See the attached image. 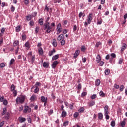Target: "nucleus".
<instances>
[{"mask_svg":"<svg viewBox=\"0 0 127 127\" xmlns=\"http://www.w3.org/2000/svg\"><path fill=\"white\" fill-rule=\"evenodd\" d=\"M55 27V23H52L50 26V23L49 22H46L43 24V29L46 30L45 33H50L51 30H52V27Z\"/></svg>","mask_w":127,"mask_h":127,"instance_id":"f257e3e1","label":"nucleus"},{"mask_svg":"<svg viewBox=\"0 0 127 127\" xmlns=\"http://www.w3.org/2000/svg\"><path fill=\"white\" fill-rule=\"evenodd\" d=\"M24 101H25V95H23L21 97H17L16 99V102L17 104H18V103L23 104V103H24Z\"/></svg>","mask_w":127,"mask_h":127,"instance_id":"f03ea898","label":"nucleus"},{"mask_svg":"<svg viewBox=\"0 0 127 127\" xmlns=\"http://www.w3.org/2000/svg\"><path fill=\"white\" fill-rule=\"evenodd\" d=\"M10 89L11 92H13L14 97H16V96H17V91L15 90V86H14V84H12Z\"/></svg>","mask_w":127,"mask_h":127,"instance_id":"7ed1b4c3","label":"nucleus"},{"mask_svg":"<svg viewBox=\"0 0 127 127\" xmlns=\"http://www.w3.org/2000/svg\"><path fill=\"white\" fill-rule=\"evenodd\" d=\"M92 20H93V14L90 13L89 15L87 16V22L88 24H91Z\"/></svg>","mask_w":127,"mask_h":127,"instance_id":"20e7f679","label":"nucleus"},{"mask_svg":"<svg viewBox=\"0 0 127 127\" xmlns=\"http://www.w3.org/2000/svg\"><path fill=\"white\" fill-rule=\"evenodd\" d=\"M31 108L28 106H25L24 107V113H30Z\"/></svg>","mask_w":127,"mask_h":127,"instance_id":"39448f33","label":"nucleus"},{"mask_svg":"<svg viewBox=\"0 0 127 127\" xmlns=\"http://www.w3.org/2000/svg\"><path fill=\"white\" fill-rule=\"evenodd\" d=\"M58 64V61H55L54 62H53L52 64V68H53V69H55V68H56V66H57Z\"/></svg>","mask_w":127,"mask_h":127,"instance_id":"423d86ee","label":"nucleus"},{"mask_svg":"<svg viewBox=\"0 0 127 127\" xmlns=\"http://www.w3.org/2000/svg\"><path fill=\"white\" fill-rule=\"evenodd\" d=\"M64 38H65V36L64 35V34H60L58 36L57 40L60 41V40H61L62 39H64Z\"/></svg>","mask_w":127,"mask_h":127,"instance_id":"0eeeda50","label":"nucleus"},{"mask_svg":"<svg viewBox=\"0 0 127 127\" xmlns=\"http://www.w3.org/2000/svg\"><path fill=\"white\" fill-rule=\"evenodd\" d=\"M79 54H80V50H76L74 54L73 58L75 59H76V58H77V57H78V56H79Z\"/></svg>","mask_w":127,"mask_h":127,"instance_id":"6e6552de","label":"nucleus"},{"mask_svg":"<svg viewBox=\"0 0 127 127\" xmlns=\"http://www.w3.org/2000/svg\"><path fill=\"white\" fill-rule=\"evenodd\" d=\"M55 52H56V50H55V49L53 48L52 50L49 51L48 53L49 56H52V55H53V54H54Z\"/></svg>","mask_w":127,"mask_h":127,"instance_id":"1a4fd4ad","label":"nucleus"},{"mask_svg":"<svg viewBox=\"0 0 127 127\" xmlns=\"http://www.w3.org/2000/svg\"><path fill=\"white\" fill-rule=\"evenodd\" d=\"M18 120L21 123H24V122H25V121H26V119L25 118L22 117L21 116L19 117Z\"/></svg>","mask_w":127,"mask_h":127,"instance_id":"9d476101","label":"nucleus"},{"mask_svg":"<svg viewBox=\"0 0 127 127\" xmlns=\"http://www.w3.org/2000/svg\"><path fill=\"white\" fill-rule=\"evenodd\" d=\"M88 104L89 107H93V106L95 105V104H96V102L93 100H91V101H90Z\"/></svg>","mask_w":127,"mask_h":127,"instance_id":"9b49d317","label":"nucleus"},{"mask_svg":"<svg viewBox=\"0 0 127 127\" xmlns=\"http://www.w3.org/2000/svg\"><path fill=\"white\" fill-rule=\"evenodd\" d=\"M36 99H37V98L36 97V95L33 94L31 97L30 100V101H31L32 102L33 101H36Z\"/></svg>","mask_w":127,"mask_h":127,"instance_id":"f8f14e48","label":"nucleus"},{"mask_svg":"<svg viewBox=\"0 0 127 127\" xmlns=\"http://www.w3.org/2000/svg\"><path fill=\"white\" fill-rule=\"evenodd\" d=\"M10 117V113L7 112L6 114L4 116V118L5 120L7 121V120L9 119V118Z\"/></svg>","mask_w":127,"mask_h":127,"instance_id":"ddd939ff","label":"nucleus"},{"mask_svg":"<svg viewBox=\"0 0 127 127\" xmlns=\"http://www.w3.org/2000/svg\"><path fill=\"white\" fill-rule=\"evenodd\" d=\"M44 68H48L49 67V63L44 62L43 64Z\"/></svg>","mask_w":127,"mask_h":127,"instance_id":"4468645a","label":"nucleus"},{"mask_svg":"<svg viewBox=\"0 0 127 127\" xmlns=\"http://www.w3.org/2000/svg\"><path fill=\"white\" fill-rule=\"evenodd\" d=\"M66 116H67V112L65 110L63 111L61 114L62 118H65Z\"/></svg>","mask_w":127,"mask_h":127,"instance_id":"2eb2a0df","label":"nucleus"},{"mask_svg":"<svg viewBox=\"0 0 127 127\" xmlns=\"http://www.w3.org/2000/svg\"><path fill=\"white\" fill-rule=\"evenodd\" d=\"M101 60V56H100V55H97V57H96V62H97V63H100V62Z\"/></svg>","mask_w":127,"mask_h":127,"instance_id":"dca6fc26","label":"nucleus"},{"mask_svg":"<svg viewBox=\"0 0 127 127\" xmlns=\"http://www.w3.org/2000/svg\"><path fill=\"white\" fill-rule=\"evenodd\" d=\"M59 58V54H57L52 57V60H57V59H58Z\"/></svg>","mask_w":127,"mask_h":127,"instance_id":"f3484780","label":"nucleus"},{"mask_svg":"<svg viewBox=\"0 0 127 127\" xmlns=\"http://www.w3.org/2000/svg\"><path fill=\"white\" fill-rule=\"evenodd\" d=\"M41 102H47V98L43 96H41Z\"/></svg>","mask_w":127,"mask_h":127,"instance_id":"a211bd4d","label":"nucleus"},{"mask_svg":"<svg viewBox=\"0 0 127 127\" xmlns=\"http://www.w3.org/2000/svg\"><path fill=\"white\" fill-rule=\"evenodd\" d=\"M52 44L54 47H56V46H57V42H56V39H53Z\"/></svg>","mask_w":127,"mask_h":127,"instance_id":"6ab92c4d","label":"nucleus"},{"mask_svg":"<svg viewBox=\"0 0 127 127\" xmlns=\"http://www.w3.org/2000/svg\"><path fill=\"white\" fill-rule=\"evenodd\" d=\"M126 48H127V44L123 43L122 44V47L121 49V51H124V50H125Z\"/></svg>","mask_w":127,"mask_h":127,"instance_id":"aec40b11","label":"nucleus"},{"mask_svg":"<svg viewBox=\"0 0 127 127\" xmlns=\"http://www.w3.org/2000/svg\"><path fill=\"white\" fill-rule=\"evenodd\" d=\"M95 86L96 87H98V86H100V84H101V80H96L95 82Z\"/></svg>","mask_w":127,"mask_h":127,"instance_id":"412c9836","label":"nucleus"},{"mask_svg":"<svg viewBox=\"0 0 127 127\" xmlns=\"http://www.w3.org/2000/svg\"><path fill=\"white\" fill-rule=\"evenodd\" d=\"M26 18L28 21H29L31 20L32 16H31V15L29 14L27 16H26Z\"/></svg>","mask_w":127,"mask_h":127,"instance_id":"4be33fe9","label":"nucleus"},{"mask_svg":"<svg viewBox=\"0 0 127 127\" xmlns=\"http://www.w3.org/2000/svg\"><path fill=\"white\" fill-rule=\"evenodd\" d=\"M19 44V41L15 40L13 43V46H17Z\"/></svg>","mask_w":127,"mask_h":127,"instance_id":"5701e85b","label":"nucleus"},{"mask_svg":"<svg viewBox=\"0 0 127 127\" xmlns=\"http://www.w3.org/2000/svg\"><path fill=\"white\" fill-rule=\"evenodd\" d=\"M65 43H66V41H65V39H63L61 41V45H62V46H64V45H65Z\"/></svg>","mask_w":127,"mask_h":127,"instance_id":"b1692460","label":"nucleus"},{"mask_svg":"<svg viewBox=\"0 0 127 127\" xmlns=\"http://www.w3.org/2000/svg\"><path fill=\"white\" fill-rule=\"evenodd\" d=\"M38 52L41 55H42V54H43V49H42V48L40 47L39 48Z\"/></svg>","mask_w":127,"mask_h":127,"instance_id":"393cba45","label":"nucleus"},{"mask_svg":"<svg viewBox=\"0 0 127 127\" xmlns=\"http://www.w3.org/2000/svg\"><path fill=\"white\" fill-rule=\"evenodd\" d=\"M120 125L121 127H125V126L126 125V121L125 120L122 121L120 122Z\"/></svg>","mask_w":127,"mask_h":127,"instance_id":"a878e982","label":"nucleus"},{"mask_svg":"<svg viewBox=\"0 0 127 127\" xmlns=\"http://www.w3.org/2000/svg\"><path fill=\"white\" fill-rule=\"evenodd\" d=\"M39 31V27L38 26H36L35 28V32L36 34H37Z\"/></svg>","mask_w":127,"mask_h":127,"instance_id":"bb28decb","label":"nucleus"},{"mask_svg":"<svg viewBox=\"0 0 127 127\" xmlns=\"http://www.w3.org/2000/svg\"><path fill=\"white\" fill-rule=\"evenodd\" d=\"M108 114L109 112L104 113V116H105V119H106V120H109L110 119V116H109Z\"/></svg>","mask_w":127,"mask_h":127,"instance_id":"cd10ccee","label":"nucleus"},{"mask_svg":"<svg viewBox=\"0 0 127 127\" xmlns=\"http://www.w3.org/2000/svg\"><path fill=\"white\" fill-rule=\"evenodd\" d=\"M6 112H7V110L6 109V108H4L3 109V112L2 113V116H4L5 114H6Z\"/></svg>","mask_w":127,"mask_h":127,"instance_id":"c85d7f7f","label":"nucleus"},{"mask_svg":"<svg viewBox=\"0 0 127 127\" xmlns=\"http://www.w3.org/2000/svg\"><path fill=\"white\" fill-rule=\"evenodd\" d=\"M31 61L32 63H34V61H35V56L33 55L31 57Z\"/></svg>","mask_w":127,"mask_h":127,"instance_id":"c756f323","label":"nucleus"},{"mask_svg":"<svg viewBox=\"0 0 127 127\" xmlns=\"http://www.w3.org/2000/svg\"><path fill=\"white\" fill-rule=\"evenodd\" d=\"M20 29H21V27L20 26H18L16 27V32H19L20 31Z\"/></svg>","mask_w":127,"mask_h":127,"instance_id":"7c9ffc66","label":"nucleus"},{"mask_svg":"<svg viewBox=\"0 0 127 127\" xmlns=\"http://www.w3.org/2000/svg\"><path fill=\"white\" fill-rule=\"evenodd\" d=\"M108 108H109V106H108V105H106L104 107V113H109V111H108Z\"/></svg>","mask_w":127,"mask_h":127,"instance_id":"2f4dec72","label":"nucleus"},{"mask_svg":"<svg viewBox=\"0 0 127 127\" xmlns=\"http://www.w3.org/2000/svg\"><path fill=\"white\" fill-rule=\"evenodd\" d=\"M105 75H109V74H110V69H106L105 70V72H104Z\"/></svg>","mask_w":127,"mask_h":127,"instance_id":"473e14b6","label":"nucleus"},{"mask_svg":"<svg viewBox=\"0 0 127 127\" xmlns=\"http://www.w3.org/2000/svg\"><path fill=\"white\" fill-rule=\"evenodd\" d=\"M82 16H83V17H84L85 16V14L82 12H80L79 14V17L80 18H81V17H82Z\"/></svg>","mask_w":127,"mask_h":127,"instance_id":"72a5a7b5","label":"nucleus"},{"mask_svg":"<svg viewBox=\"0 0 127 127\" xmlns=\"http://www.w3.org/2000/svg\"><path fill=\"white\" fill-rule=\"evenodd\" d=\"M104 64H105V62H104L103 61H100L99 62V66H100L101 67L104 66Z\"/></svg>","mask_w":127,"mask_h":127,"instance_id":"f704fd0d","label":"nucleus"},{"mask_svg":"<svg viewBox=\"0 0 127 127\" xmlns=\"http://www.w3.org/2000/svg\"><path fill=\"white\" fill-rule=\"evenodd\" d=\"M39 23L40 25H43V19L42 18L39 20Z\"/></svg>","mask_w":127,"mask_h":127,"instance_id":"c9c22d12","label":"nucleus"},{"mask_svg":"<svg viewBox=\"0 0 127 127\" xmlns=\"http://www.w3.org/2000/svg\"><path fill=\"white\" fill-rule=\"evenodd\" d=\"M25 47H27V48H30V46L29 45V42H27L25 44Z\"/></svg>","mask_w":127,"mask_h":127,"instance_id":"e433bc0d","label":"nucleus"},{"mask_svg":"<svg viewBox=\"0 0 127 127\" xmlns=\"http://www.w3.org/2000/svg\"><path fill=\"white\" fill-rule=\"evenodd\" d=\"M84 111H85V108H84V107H81L78 110L79 113H83Z\"/></svg>","mask_w":127,"mask_h":127,"instance_id":"4c0bfd02","label":"nucleus"},{"mask_svg":"<svg viewBox=\"0 0 127 127\" xmlns=\"http://www.w3.org/2000/svg\"><path fill=\"white\" fill-rule=\"evenodd\" d=\"M14 61H15V60H14V59H12L10 60V64H9L10 66H11L13 64V63L14 62Z\"/></svg>","mask_w":127,"mask_h":127,"instance_id":"58836bf2","label":"nucleus"},{"mask_svg":"<svg viewBox=\"0 0 127 127\" xmlns=\"http://www.w3.org/2000/svg\"><path fill=\"white\" fill-rule=\"evenodd\" d=\"M100 45H102L101 42H96V43L95 44L96 47H99V46H100Z\"/></svg>","mask_w":127,"mask_h":127,"instance_id":"ea45409f","label":"nucleus"},{"mask_svg":"<svg viewBox=\"0 0 127 127\" xmlns=\"http://www.w3.org/2000/svg\"><path fill=\"white\" fill-rule=\"evenodd\" d=\"M36 88L35 89L34 91V93H35L36 94H37L38 92H39V88L38 87H35Z\"/></svg>","mask_w":127,"mask_h":127,"instance_id":"a19ab883","label":"nucleus"},{"mask_svg":"<svg viewBox=\"0 0 127 127\" xmlns=\"http://www.w3.org/2000/svg\"><path fill=\"white\" fill-rule=\"evenodd\" d=\"M29 24L30 26H33V25H34V21H33V20L30 21Z\"/></svg>","mask_w":127,"mask_h":127,"instance_id":"79ce46f5","label":"nucleus"},{"mask_svg":"<svg viewBox=\"0 0 127 127\" xmlns=\"http://www.w3.org/2000/svg\"><path fill=\"white\" fill-rule=\"evenodd\" d=\"M98 118L99 119V120H102V119H103V114L99 113Z\"/></svg>","mask_w":127,"mask_h":127,"instance_id":"37998d69","label":"nucleus"},{"mask_svg":"<svg viewBox=\"0 0 127 127\" xmlns=\"http://www.w3.org/2000/svg\"><path fill=\"white\" fill-rule=\"evenodd\" d=\"M39 86H41V83L40 82H37L35 85V87H38Z\"/></svg>","mask_w":127,"mask_h":127,"instance_id":"c03bdc74","label":"nucleus"},{"mask_svg":"<svg viewBox=\"0 0 127 127\" xmlns=\"http://www.w3.org/2000/svg\"><path fill=\"white\" fill-rule=\"evenodd\" d=\"M111 127H115L116 126V122L114 121H112L111 122Z\"/></svg>","mask_w":127,"mask_h":127,"instance_id":"a18cd8bd","label":"nucleus"},{"mask_svg":"<svg viewBox=\"0 0 127 127\" xmlns=\"http://www.w3.org/2000/svg\"><path fill=\"white\" fill-rule=\"evenodd\" d=\"M24 3L25 4V5H27L28 3H29V0H23Z\"/></svg>","mask_w":127,"mask_h":127,"instance_id":"49530a36","label":"nucleus"},{"mask_svg":"<svg viewBox=\"0 0 127 127\" xmlns=\"http://www.w3.org/2000/svg\"><path fill=\"white\" fill-rule=\"evenodd\" d=\"M69 125V121H66L64 123V127H66V126H68Z\"/></svg>","mask_w":127,"mask_h":127,"instance_id":"de8ad7c7","label":"nucleus"},{"mask_svg":"<svg viewBox=\"0 0 127 127\" xmlns=\"http://www.w3.org/2000/svg\"><path fill=\"white\" fill-rule=\"evenodd\" d=\"M61 0H54V3H60Z\"/></svg>","mask_w":127,"mask_h":127,"instance_id":"09e8293b","label":"nucleus"},{"mask_svg":"<svg viewBox=\"0 0 127 127\" xmlns=\"http://www.w3.org/2000/svg\"><path fill=\"white\" fill-rule=\"evenodd\" d=\"M22 39L23 40H25V39H26V35L23 34L22 35Z\"/></svg>","mask_w":127,"mask_h":127,"instance_id":"8fccbe9b","label":"nucleus"},{"mask_svg":"<svg viewBox=\"0 0 127 127\" xmlns=\"http://www.w3.org/2000/svg\"><path fill=\"white\" fill-rule=\"evenodd\" d=\"M99 95L100 96H101V97H105V93H104L103 91H100L99 93Z\"/></svg>","mask_w":127,"mask_h":127,"instance_id":"3c124183","label":"nucleus"},{"mask_svg":"<svg viewBox=\"0 0 127 127\" xmlns=\"http://www.w3.org/2000/svg\"><path fill=\"white\" fill-rule=\"evenodd\" d=\"M123 61H124V60H123L122 58H120L119 60L118 64H122V63H123Z\"/></svg>","mask_w":127,"mask_h":127,"instance_id":"603ef678","label":"nucleus"},{"mask_svg":"<svg viewBox=\"0 0 127 127\" xmlns=\"http://www.w3.org/2000/svg\"><path fill=\"white\" fill-rule=\"evenodd\" d=\"M78 116H79V113L78 112H75L74 114V118H78Z\"/></svg>","mask_w":127,"mask_h":127,"instance_id":"864d4df0","label":"nucleus"},{"mask_svg":"<svg viewBox=\"0 0 127 127\" xmlns=\"http://www.w3.org/2000/svg\"><path fill=\"white\" fill-rule=\"evenodd\" d=\"M14 10H15V7H14V6H13V5H12L11 6V11H12V12H13L14 11Z\"/></svg>","mask_w":127,"mask_h":127,"instance_id":"5fc2aeb1","label":"nucleus"},{"mask_svg":"<svg viewBox=\"0 0 127 127\" xmlns=\"http://www.w3.org/2000/svg\"><path fill=\"white\" fill-rule=\"evenodd\" d=\"M61 27V24L60 23H59L57 26V29H60Z\"/></svg>","mask_w":127,"mask_h":127,"instance_id":"6e6d98bb","label":"nucleus"},{"mask_svg":"<svg viewBox=\"0 0 127 127\" xmlns=\"http://www.w3.org/2000/svg\"><path fill=\"white\" fill-rule=\"evenodd\" d=\"M96 98H97V95H96V94H93L91 96L92 100H94V99H96Z\"/></svg>","mask_w":127,"mask_h":127,"instance_id":"4d7b16f0","label":"nucleus"},{"mask_svg":"<svg viewBox=\"0 0 127 127\" xmlns=\"http://www.w3.org/2000/svg\"><path fill=\"white\" fill-rule=\"evenodd\" d=\"M0 67H1V68H4V67H5V64L3 63H1V64H0Z\"/></svg>","mask_w":127,"mask_h":127,"instance_id":"13d9d810","label":"nucleus"},{"mask_svg":"<svg viewBox=\"0 0 127 127\" xmlns=\"http://www.w3.org/2000/svg\"><path fill=\"white\" fill-rule=\"evenodd\" d=\"M27 55L28 57H31L32 56V52H29Z\"/></svg>","mask_w":127,"mask_h":127,"instance_id":"bf43d9fd","label":"nucleus"},{"mask_svg":"<svg viewBox=\"0 0 127 127\" xmlns=\"http://www.w3.org/2000/svg\"><path fill=\"white\" fill-rule=\"evenodd\" d=\"M110 56L111 57H112V58H116V54L115 53H111Z\"/></svg>","mask_w":127,"mask_h":127,"instance_id":"052dcab7","label":"nucleus"},{"mask_svg":"<svg viewBox=\"0 0 127 127\" xmlns=\"http://www.w3.org/2000/svg\"><path fill=\"white\" fill-rule=\"evenodd\" d=\"M123 90H124V85H121L120 87V92H123Z\"/></svg>","mask_w":127,"mask_h":127,"instance_id":"680f3d73","label":"nucleus"},{"mask_svg":"<svg viewBox=\"0 0 127 127\" xmlns=\"http://www.w3.org/2000/svg\"><path fill=\"white\" fill-rule=\"evenodd\" d=\"M19 50V47L18 46L17 48V49H16V50H15V54L16 55H17V54L18 53Z\"/></svg>","mask_w":127,"mask_h":127,"instance_id":"e2e57ef3","label":"nucleus"},{"mask_svg":"<svg viewBox=\"0 0 127 127\" xmlns=\"http://www.w3.org/2000/svg\"><path fill=\"white\" fill-rule=\"evenodd\" d=\"M81 51H85L86 50V47L85 46H82L81 47Z\"/></svg>","mask_w":127,"mask_h":127,"instance_id":"0e129e2a","label":"nucleus"},{"mask_svg":"<svg viewBox=\"0 0 127 127\" xmlns=\"http://www.w3.org/2000/svg\"><path fill=\"white\" fill-rule=\"evenodd\" d=\"M73 30V31H77V25H74Z\"/></svg>","mask_w":127,"mask_h":127,"instance_id":"69168bd1","label":"nucleus"},{"mask_svg":"<svg viewBox=\"0 0 127 127\" xmlns=\"http://www.w3.org/2000/svg\"><path fill=\"white\" fill-rule=\"evenodd\" d=\"M4 101V97L0 96V102H3Z\"/></svg>","mask_w":127,"mask_h":127,"instance_id":"338daca9","label":"nucleus"},{"mask_svg":"<svg viewBox=\"0 0 127 127\" xmlns=\"http://www.w3.org/2000/svg\"><path fill=\"white\" fill-rule=\"evenodd\" d=\"M4 121H2L0 124V127H3V125H4Z\"/></svg>","mask_w":127,"mask_h":127,"instance_id":"774afa93","label":"nucleus"}]
</instances>
